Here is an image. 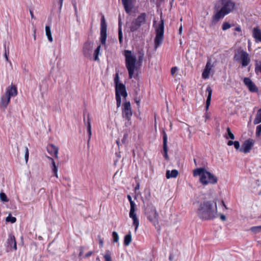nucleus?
<instances>
[{
	"label": "nucleus",
	"mask_w": 261,
	"mask_h": 261,
	"mask_svg": "<svg viewBox=\"0 0 261 261\" xmlns=\"http://www.w3.org/2000/svg\"><path fill=\"white\" fill-rule=\"evenodd\" d=\"M235 30L238 32H240L241 31V29L239 27H237L235 28Z\"/></svg>",
	"instance_id": "55"
},
{
	"label": "nucleus",
	"mask_w": 261,
	"mask_h": 261,
	"mask_svg": "<svg viewBox=\"0 0 261 261\" xmlns=\"http://www.w3.org/2000/svg\"><path fill=\"white\" fill-rule=\"evenodd\" d=\"M181 33H182V27L180 26V27L179 28V34H181Z\"/></svg>",
	"instance_id": "56"
},
{
	"label": "nucleus",
	"mask_w": 261,
	"mask_h": 261,
	"mask_svg": "<svg viewBox=\"0 0 261 261\" xmlns=\"http://www.w3.org/2000/svg\"><path fill=\"white\" fill-rule=\"evenodd\" d=\"M193 175L199 176L200 181L203 185H207L209 184H216L218 181L217 178L215 175L203 168H196L194 170Z\"/></svg>",
	"instance_id": "4"
},
{
	"label": "nucleus",
	"mask_w": 261,
	"mask_h": 261,
	"mask_svg": "<svg viewBox=\"0 0 261 261\" xmlns=\"http://www.w3.org/2000/svg\"><path fill=\"white\" fill-rule=\"evenodd\" d=\"M145 13H143L141 14L132 24V32L138 30L142 24L145 23Z\"/></svg>",
	"instance_id": "10"
},
{
	"label": "nucleus",
	"mask_w": 261,
	"mask_h": 261,
	"mask_svg": "<svg viewBox=\"0 0 261 261\" xmlns=\"http://www.w3.org/2000/svg\"><path fill=\"white\" fill-rule=\"evenodd\" d=\"M107 39V26L105 18L103 16L101 22L100 27V41L102 44H105Z\"/></svg>",
	"instance_id": "12"
},
{
	"label": "nucleus",
	"mask_w": 261,
	"mask_h": 261,
	"mask_svg": "<svg viewBox=\"0 0 261 261\" xmlns=\"http://www.w3.org/2000/svg\"><path fill=\"white\" fill-rule=\"evenodd\" d=\"M93 42L89 40L84 43L83 47V53L85 57L87 58L91 57L93 49Z\"/></svg>",
	"instance_id": "11"
},
{
	"label": "nucleus",
	"mask_w": 261,
	"mask_h": 261,
	"mask_svg": "<svg viewBox=\"0 0 261 261\" xmlns=\"http://www.w3.org/2000/svg\"><path fill=\"white\" fill-rule=\"evenodd\" d=\"M6 221L7 222H10L12 223H14L16 222V219L15 217H12L10 215H9L6 219Z\"/></svg>",
	"instance_id": "36"
},
{
	"label": "nucleus",
	"mask_w": 261,
	"mask_h": 261,
	"mask_svg": "<svg viewBox=\"0 0 261 261\" xmlns=\"http://www.w3.org/2000/svg\"><path fill=\"white\" fill-rule=\"evenodd\" d=\"M178 70V68L176 67H173L171 69V73L173 75Z\"/></svg>",
	"instance_id": "47"
},
{
	"label": "nucleus",
	"mask_w": 261,
	"mask_h": 261,
	"mask_svg": "<svg viewBox=\"0 0 261 261\" xmlns=\"http://www.w3.org/2000/svg\"><path fill=\"white\" fill-rule=\"evenodd\" d=\"M163 150L164 152V156L166 160L169 159L168 155V147H167V136L165 130L163 132Z\"/></svg>",
	"instance_id": "20"
},
{
	"label": "nucleus",
	"mask_w": 261,
	"mask_h": 261,
	"mask_svg": "<svg viewBox=\"0 0 261 261\" xmlns=\"http://www.w3.org/2000/svg\"><path fill=\"white\" fill-rule=\"evenodd\" d=\"M253 35L254 38L261 42V30L257 28H254L253 31Z\"/></svg>",
	"instance_id": "26"
},
{
	"label": "nucleus",
	"mask_w": 261,
	"mask_h": 261,
	"mask_svg": "<svg viewBox=\"0 0 261 261\" xmlns=\"http://www.w3.org/2000/svg\"><path fill=\"white\" fill-rule=\"evenodd\" d=\"M7 243L10 247L13 248L15 250L17 249L15 238L13 235H9V238L7 240Z\"/></svg>",
	"instance_id": "22"
},
{
	"label": "nucleus",
	"mask_w": 261,
	"mask_h": 261,
	"mask_svg": "<svg viewBox=\"0 0 261 261\" xmlns=\"http://www.w3.org/2000/svg\"><path fill=\"white\" fill-rule=\"evenodd\" d=\"M5 58H6V60H7V61H9V59H8V56H7V53H6V51L5 52Z\"/></svg>",
	"instance_id": "57"
},
{
	"label": "nucleus",
	"mask_w": 261,
	"mask_h": 261,
	"mask_svg": "<svg viewBox=\"0 0 261 261\" xmlns=\"http://www.w3.org/2000/svg\"><path fill=\"white\" fill-rule=\"evenodd\" d=\"M122 118L127 122L125 123L126 126L129 124L130 116V103L129 101H125L122 105Z\"/></svg>",
	"instance_id": "9"
},
{
	"label": "nucleus",
	"mask_w": 261,
	"mask_h": 261,
	"mask_svg": "<svg viewBox=\"0 0 261 261\" xmlns=\"http://www.w3.org/2000/svg\"><path fill=\"white\" fill-rule=\"evenodd\" d=\"M29 155V149H28V148L27 147H25V155H24V158H25V163H26L28 161Z\"/></svg>",
	"instance_id": "44"
},
{
	"label": "nucleus",
	"mask_w": 261,
	"mask_h": 261,
	"mask_svg": "<svg viewBox=\"0 0 261 261\" xmlns=\"http://www.w3.org/2000/svg\"><path fill=\"white\" fill-rule=\"evenodd\" d=\"M172 259H173L172 256L170 255V257H169V259H170V260H171H171H172Z\"/></svg>",
	"instance_id": "63"
},
{
	"label": "nucleus",
	"mask_w": 261,
	"mask_h": 261,
	"mask_svg": "<svg viewBox=\"0 0 261 261\" xmlns=\"http://www.w3.org/2000/svg\"><path fill=\"white\" fill-rule=\"evenodd\" d=\"M0 198H1V200L3 201H4V202L8 201V199L7 198L6 195L3 192H1L0 193Z\"/></svg>",
	"instance_id": "40"
},
{
	"label": "nucleus",
	"mask_w": 261,
	"mask_h": 261,
	"mask_svg": "<svg viewBox=\"0 0 261 261\" xmlns=\"http://www.w3.org/2000/svg\"><path fill=\"white\" fill-rule=\"evenodd\" d=\"M130 0H122V3L124 6L125 11L127 13L130 12V8L129 7Z\"/></svg>",
	"instance_id": "27"
},
{
	"label": "nucleus",
	"mask_w": 261,
	"mask_h": 261,
	"mask_svg": "<svg viewBox=\"0 0 261 261\" xmlns=\"http://www.w3.org/2000/svg\"><path fill=\"white\" fill-rule=\"evenodd\" d=\"M99 245H100L101 248L103 247V242L102 239H101L100 238L99 239Z\"/></svg>",
	"instance_id": "49"
},
{
	"label": "nucleus",
	"mask_w": 261,
	"mask_h": 261,
	"mask_svg": "<svg viewBox=\"0 0 261 261\" xmlns=\"http://www.w3.org/2000/svg\"><path fill=\"white\" fill-rule=\"evenodd\" d=\"M254 143L253 140L249 139L246 140L242 145L240 151L247 153L250 152Z\"/></svg>",
	"instance_id": "13"
},
{
	"label": "nucleus",
	"mask_w": 261,
	"mask_h": 261,
	"mask_svg": "<svg viewBox=\"0 0 261 261\" xmlns=\"http://www.w3.org/2000/svg\"><path fill=\"white\" fill-rule=\"evenodd\" d=\"M10 98L9 96L6 95L5 93L4 95L1 97V105L4 108H6L7 106L10 102Z\"/></svg>",
	"instance_id": "24"
},
{
	"label": "nucleus",
	"mask_w": 261,
	"mask_h": 261,
	"mask_svg": "<svg viewBox=\"0 0 261 261\" xmlns=\"http://www.w3.org/2000/svg\"><path fill=\"white\" fill-rule=\"evenodd\" d=\"M145 214L148 219L153 223L157 222L159 218V214L156 210L153 205H149L147 207Z\"/></svg>",
	"instance_id": "8"
},
{
	"label": "nucleus",
	"mask_w": 261,
	"mask_h": 261,
	"mask_svg": "<svg viewBox=\"0 0 261 261\" xmlns=\"http://www.w3.org/2000/svg\"><path fill=\"white\" fill-rule=\"evenodd\" d=\"M139 185L137 184V185L135 187V190H137V189H139Z\"/></svg>",
	"instance_id": "61"
},
{
	"label": "nucleus",
	"mask_w": 261,
	"mask_h": 261,
	"mask_svg": "<svg viewBox=\"0 0 261 261\" xmlns=\"http://www.w3.org/2000/svg\"><path fill=\"white\" fill-rule=\"evenodd\" d=\"M261 134V124L256 127V135L259 136Z\"/></svg>",
	"instance_id": "45"
},
{
	"label": "nucleus",
	"mask_w": 261,
	"mask_h": 261,
	"mask_svg": "<svg viewBox=\"0 0 261 261\" xmlns=\"http://www.w3.org/2000/svg\"><path fill=\"white\" fill-rule=\"evenodd\" d=\"M30 13L32 18H35L33 11L32 10H30Z\"/></svg>",
	"instance_id": "54"
},
{
	"label": "nucleus",
	"mask_w": 261,
	"mask_h": 261,
	"mask_svg": "<svg viewBox=\"0 0 261 261\" xmlns=\"http://www.w3.org/2000/svg\"><path fill=\"white\" fill-rule=\"evenodd\" d=\"M100 48H101L100 45H98L97 46V47L95 49V50H94V60L95 61H97L99 60L98 55L99 54Z\"/></svg>",
	"instance_id": "30"
},
{
	"label": "nucleus",
	"mask_w": 261,
	"mask_h": 261,
	"mask_svg": "<svg viewBox=\"0 0 261 261\" xmlns=\"http://www.w3.org/2000/svg\"><path fill=\"white\" fill-rule=\"evenodd\" d=\"M233 145L237 150H238L240 148V143L239 141H234Z\"/></svg>",
	"instance_id": "46"
},
{
	"label": "nucleus",
	"mask_w": 261,
	"mask_h": 261,
	"mask_svg": "<svg viewBox=\"0 0 261 261\" xmlns=\"http://www.w3.org/2000/svg\"><path fill=\"white\" fill-rule=\"evenodd\" d=\"M103 257L105 261H112L111 254L109 253L108 251H106Z\"/></svg>",
	"instance_id": "39"
},
{
	"label": "nucleus",
	"mask_w": 261,
	"mask_h": 261,
	"mask_svg": "<svg viewBox=\"0 0 261 261\" xmlns=\"http://www.w3.org/2000/svg\"><path fill=\"white\" fill-rule=\"evenodd\" d=\"M83 248H81L80 253L79 254V256H81L82 255V254L83 253Z\"/></svg>",
	"instance_id": "60"
},
{
	"label": "nucleus",
	"mask_w": 261,
	"mask_h": 261,
	"mask_svg": "<svg viewBox=\"0 0 261 261\" xmlns=\"http://www.w3.org/2000/svg\"><path fill=\"white\" fill-rule=\"evenodd\" d=\"M236 8V4L233 0H220L215 6L218 11L213 16V21L218 22L225 15L233 12Z\"/></svg>",
	"instance_id": "2"
},
{
	"label": "nucleus",
	"mask_w": 261,
	"mask_h": 261,
	"mask_svg": "<svg viewBox=\"0 0 261 261\" xmlns=\"http://www.w3.org/2000/svg\"><path fill=\"white\" fill-rule=\"evenodd\" d=\"M178 174V171L177 170L174 169L171 171L170 170H167L166 173V177L167 179L170 178H175Z\"/></svg>",
	"instance_id": "25"
},
{
	"label": "nucleus",
	"mask_w": 261,
	"mask_h": 261,
	"mask_svg": "<svg viewBox=\"0 0 261 261\" xmlns=\"http://www.w3.org/2000/svg\"><path fill=\"white\" fill-rule=\"evenodd\" d=\"M134 100L135 101V102L137 103V106L139 107L140 106V103L141 101V99L140 96L139 97H136L134 98Z\"/></svg>",
	"instance_id": "48"
},
{
	"label": "nucleus",
	"mask_w": 261,
	"mask_h": 261,
	"mask_svg": "<svg viewBox=\"0 0 261 261\" xmlns=\"http://www.w3.org/2000/svg\"><path fill=\"white\" fill-rule=\"evenodd\" d=\"M130 243V233L125 236L124 238V244L125 246H128Z\"/></svg>",
	"instance_id": "31"
},
{
	"label": "nucleus",
	"mask_w": 261,
	"mask_h": 261,
	"mask_svg": "<svg viewBox=\"0 0 261 261\" xmlns=\"http://www.w3.org/2000/svg\"><path fill=\"white\" fill-rule=\"evenodd\" d=\"M5 94L10 97L16 96L17 94L16 87L14 85H12L11 87H8L5 92Z\"/></svg>",
	"instance_id": "21"
},
{
	"label": "nucleus",
	"mask_w": 261,
	"mask_h": 261,
	"mask_svg": "<svg viewBox=\"0 0 261 261\" xmlns=\"http://www.w3.org/2000/svg\"><path fill=\"white\" fill-rule=\"evenodd\" d=\"M127 198L128 199V201H129V202L130 203V199H131V197H130V195H127Z\"/></svg>",
	"instance_id": "59"
},
{
	"label": "nucleus",
	"mask_w": 261,
	"mask_h": 261,
	"mask_svg": "<svg viewBox=\"0 0 261 261\" xmlns=\"http://www.w3.org/2000/svg\"><path fill=\"white\" fill-rule=\"evenodd\" d=\"M261 122V109L257 112L256 117L253 121L254 124H257Z\"/></svg>",
	"instance_id": "29"
},
{
	"label": "nucleus",
	"mask_w": 261,
	"mask_h": 261,
	"mask_svg": "<svg viewBox=\"0 0 261 261\" xmlns=\"http://www.w3.org/2000/svg\"><path fill=\"white\" fill-rule=\"evenodd\" d=\"M164 32V25L163 20L161 19L158 26L155 28V37L154 39V49L156 50L157 48L162 43Z\"/></svg>",
	"instance_id": "5"
},
{
	"label": "nucleus",
	"mask_w": 261,
	"mask_h": 261,
	"mask_svg": "<svg viewBox=\"0 0 261 261\" xmlns=\"http://www.w3.org/2000/svg\"><path fill=\"white\" fill-rule=\"evenodd\" d=\"M213 67V65L212 64L211 61L210 60L208 61L202 74V78L206 79L209 77L211 70Z\"/></svg>",
	"instance_id": "17"
},
{
	"label": "nucleus",
	"mask_w": 261,
	"mask_h": 261,
	"mask_svg": "<svg viewBox=\"0 0 261 261\" xmlns=\"http://www.w3.org/2000/svg\"><path fill=\"white\" fill-rule=\"evenodd\" d=\"M244 83L245 84V85L248 88L250 92H257L258 91L257 87L250 80V79L248 77H245L244 79Z\"/></svg>",
	"instance_id": "15"
},
{
	"label": "nucleus",
	"mask_w": 261,
	"mask_h": 261,
	"mask_svg": "<svg viewBox=\"0 0 261 261\" xmlns=\"http://www.w3.org/2000/svg\"><path fill=\"white\" fill-rule=\"evenodd\" d=\"M119 32H118V37H119V41L120 44L122 43V32L121 28L120 26V21L119 22Z\"/></svg>",
	"instance_id": "34"
},
{
	"label": "nucleus",
	"mask_w": 261,
	"mask_h": 261,
	"mask_svg": "<svg viewBox=\"0 0 261 261\" xmlns=\"http://www.w3.org/2000/svg\"><path fill=\"white\" fill-rule=\"evenodd\" d=\"M74 7L75 8V11L76 12V6L75 4L74 5Z\"/></svg>",
	"instance_id": "64"
},
{
	"label": "nucleus",
	"mask_w": 261,
	"mask_h": 261,
	"mask_svg": "<svg viewBox=\"0 0 261 261\" xmlns=\"http://www.w3.org/2000/svg\"><path fill=\"white\" fill-rule=\"evenodd\" d=\"M114 83L116 86L122 84V83H119V76L118 72H117L115 75V77L114 78Z\"/></svg>",
	"instance_id": "37"
},
{
	"label": "nucleus",
	"mask_w": 261,
	"mask_h": 261,
	"mask_svg": "<svg viewBox=\"0 0 261 261\" xmlns=\"http://www.w3.org/2000/svg\"><path fill=\"white\" fill-rule=\"evenodd\" d=\"M53 172L54 173L55 176L58 178V173H57L58 170H56V171L55 170H53Z\"/></svg>",
	"instance_id": "53"
},
{
	"label": "nucleus",
	"mask_w": 261,
	"mask_h": 261,
	"mask_svg": "<svg viewBox=\"0 0 261 261\" xmlns=\"http://www.w3.org/2000/svg\"><path fill=\"white\" fill-rule=\"evenodd\" d=\"M128 136V134L127 132L124 133L123 137L121 140V141L123 143L125 144L128 142L127 138Z\"/></svg>",
	"instance_id": "42"
},
{
	"label": "nucleus",
	"mask_w": 261,
	"mask_h": 261,
	"mask_svg": "<svg viewBox=\"0 0 261 261\" xmlns=\"http://www.w3.org/2000/svg\"><path fill=\"white\" fill-rule=\"evenodd\" d=\"M91 118L90 114H88L87 115V121H86L85 117H84V122L85 124L87 126V132L88 134V145H89L91 135H92V131H91Z\"/></svg>",
	"instance_id": "16"
},
{
	"label": "nucleus",
	"mask_w": 261,
	"mask_h": 261,
	"mask_svg": "<svg viewBox=\"0 0 261 261\" xmlns=\"http://www.w3.org/2000/svg\"><path fill=\"white\" fill-rule=\"evenodd\" d=\"M222 203L223 205L224 206V207H225L226 209H227V207H226V205H225V203H224V202L223 201H222Z\"/></svg>",
	"instance_id": "58"
},
{
	"label": "nucleus",
	"mask_w": 261,
	"mask_h": 261,
	"mask_svg": "<svg viewBox=\"0 0 261 261\" xmlns=\"http://www.w3.org/2000/svg\"><path fill=\"white\" fill-rule=\"evenodd\" d=\"M45 33L48 40L51 42H53V39L51 36L50 28L49 26L45 27Z\"/></svg>",
	"instance_id": "28"
},
{
	"label": "nucleus",
	"mask_w": 261,
	"mask_h": 261,
	"mask_svg": "<svg viewBox=\"0 0 261 261\" xmlns=\"http://www.w3.org/2000/svg\"><path fill=\"white\" fill-rule=\"evenodd\" d=\"M234 60L236 61L240 62L242 66H247L250 62V58L249 54L243 50H240L234 56Z\"/></svg>",
	"instance_id": "7"
},
{
	"label": "nucleus",
	"mask_w": 261,
	"mask_h": 261,
	"mask_svg": "<svg viewBox=\"0 0 261 261\" xmlns=\"http://www.w3.org/2000/svg\"><path fill=\"white\" fill-rule=\"evenodd\" d=\"M250 230L253 232L255 233H258L261 231V226L252 227Z\"/></svg>",
	"instance_id": "35"
},
{
	"label": "nucleus",
	"mask_w": 261,
	"mask_h": 261,
	"mask_svg": "<svg viewBox=\"0 0 261 261\" xmlns=\"http://www.w3.org/2000/svg\"><path fill=\"white\" fill-rule=\"evenodd\" d=\"M227 132V135L228 136H226V138L228 139V138H230L232 140L234 139V136L231 132L230 128L229 127H227L226 129Z\"/></svg>",
	"instance_id": "32"
},
{
	"label": "nucleus",
	"mask_w": 261,
	"mask_h": 261,
	"mask_svg": "<svg viewBox=\"0 0 261 261\" xmlns=\"http://www.w3.org/2000/svg\"><path fill=\"white\" fill-rule=\"evenodd\" d=\"M230 27H231V25L228 22H225L223 23L222 28L223 31H225V30L229 29L230 28Z\"/></svg>",
	"instance_id": "41"
},
{
	"label": "nucleus",
	"mask_w": 261,
	"mask_h": 261,
	"mask_svg": "<svg viewBox=\"0 0 261 261\" xmlns=\"http://www.w3.org/2000/svg\"><path fill=\"white\" fill-rule=\"evenodd\" d=\"M135 204L132 201V219L133 223V225L135 227V233H137V229L139 225V221L137 217V215L135 213Z\"/></svg>",
	"instance_id": "14"
},
{
	"label": "nucleus",
	"mask_w": 261,
	"mask_h": 261,
	"mask_svg": "<svg viewBox=\"0 0 261 261\" xmlns=\"http://www.w3.org/2000/svg\"><path fill=\"white\" fill-rule=\"evenodd\" d=\"M47 158H48V159L49 160H50L51 161V164H52V165H53V169H52V170H55V171H56V170H58L57 167L56 165V164H55V162L54 159L52 158L49 157V156H48Z\"/></svg>",
	"instance_id": "43"
},
{
	"label": "nucleus",
	"mask_w": 261,
	"mask_h": 261,
	"mask_svg": "<svg viewBox=\"0 0 261 261\" xmlns=\"http://www.w3.org/2000/svg\"><path fill=\"white\" fill-rule=\"evenodd\" d=\"M206 92H208V95H207V99H206V101L205 109H206V110L207 111L208 109L209 106L210 105V103H211V97H212V92H213V90L210 86H208L207 87Z\"/></svg>",
	"instance_id": "23"
},
{
	"label": "nucleus",
	"mask_w": 261,
	"mask_h": 261,
	"mask_svg": "<svg viewBox=\"0 0 261 261\" xmlns=\"http://www.w3.org/2000/svg\"><path fill=\"white\" fill-rule=\"evenodd\" d=\"M255 70L256 73L257 74L259 72L261 73V61H257L255 64Z\"/></svg>",
	"instance_id": "33"
},
{
	"label": "nucleus",
	"mask_w": 261,
	"mask_h": 261,
	"mask_svg": "<svg viewBox=\"0 0 261 261\" xmlns=\"http://www.w3.org/2000/svg\"><path fill=\"white\" fill-rule=\"evenodd\" d=\"M197 215L202 220L212 219L218 216L216 200L205 201L201 203L198 210Z\"/></svg>",
	"instance_id": "1"
},
{
	"label": "nucleus",
	"mask_w": 261,
	"mask_h": 261,
	"mask_svg": "<svg viewBox=\"0 0 261 261\" xmlns=\"http://www.w3.org/2000/svg\"><path fill=\"white\" fill-rule=\"evenodd\" d=\"M48 152L51 155H54L57 159L58 158L59 148L55 145L51 144H49L46 147Z\"/></svg>",
	"instance_id": "19"
},
{
	"label": "nucleus",
	"mask_w": 261,
	"mask_h": 261,
	"mask_svg": "<svg viewBox=\"0 0 261 261\" xmlns=\"http://www.w3.org/2000/svg\"><path fill=\"white\" fill-rule=\"evenodd\" d=\"M59 1H60V5H61V6H62V3H63V0H59Z\"/></svg>",
	"instance_id": "62"
},
{
	"label": "nucleus",
	"mask_w": 261,
	"mask_h": 261,
	"mask_svg": "<svg viewBox=\"0 0 261 261\" xmlns=\"http://www.w3.org/2000/svg\"><path fill=\"white\" fill-rule=\"evenodd\" d=\"M220 219L222 220V221H225L226 220V217L225 216V215H223V214H221L220 215Z\"/></svg>",
	"instance_id": "51"
},
{
	"label": "nucleus",
	"mask_w": 261,
	"mask_h": 261,
	"mask_svg": "<svg viewBox=\"0 0 261 261\" xmlns=\"http://www.w3.org/2000/svg\"><path fill=\"white\" fill-rule=\"evenodd\" d=\"M144 51L143 49L132 55V78L137 79L140 73V68L144 59Z\"/></svg>",
	"instance_id": "3"
},
{
	"label": "nucleus",
	"mask_w": 261,
	"mask_h": 261,
	"mask_svg": "<svg viewBox=\"0 0 261 261\" xmlns=\"http://www.w3.org/2000/svg\"><path fill=\"white\" fill-rule=\"evenodd\" d=\"M112 237L113 238V242L115 243H117L119 241V236L116 231H113L112 232Z\"/></svg>",
	"instance_id": "38"
},
{
	"label": "nucleus",
	"mask_w": 261,
	"mask_h": 261,
	"mask_svg": "<svg viewBox=\"0 0 261 261\" xmlns=\"http://www.w3.org/2000/svg\"><path fill=\"white\" fill-rule=\"evenodd\" d=\"M233 144H234V141H229L227 142V145L228 146H231V145H233Z\"/></svg>",
	"instance_id": "52"
},
{
	"label": "nucleus",
	"mask_w": 261,
	"mask_h": 261,
	"mask_svg": "<svg viewBox=\"0 0 261 261\" xmlns=\"http://www.w3.org/2000/svg\"><path fill=\"white\" fill-rule=\"evenodd\" d=\"M93 253V252L92 251H89L88 252V253H87L85 255V256L86 257H89L90 256H91Z\"/></svg>",
	"instance_id": "50"
},
{
	"label": "nucleus",
	"mask_w": 261,
	"mask_h": 261,
	"mask_svg": "<svg viewBox=\"0 0 261 261\" xmlns=\"http://www.w3.org/2000/svg\"><path fill=\"white\" fill-rule=\"evenodd\" d=\"M124 52L125 57L126 66L128 70L129 77H130V50H125Z\"/></svg>",
	"instance_id": "18"
},
{
	"label": "nucleus",
	"mask_w": 261,
	"mask_h": 261,
	"mask_svg": "<svg viewBox=\"0 0 261 261\" xmlns=\"http://www.w3.org/2000/svg\"><path fill=\"white\" fill-rule=\"evenodd\" d=\"M115 95L117 107L119 108L121 104V96L123 97L124 100H126V98L127 96V93L124 85L121 84L115 86Z\"/></svg>",
	"instance_id": "6"
}]
</instances>
